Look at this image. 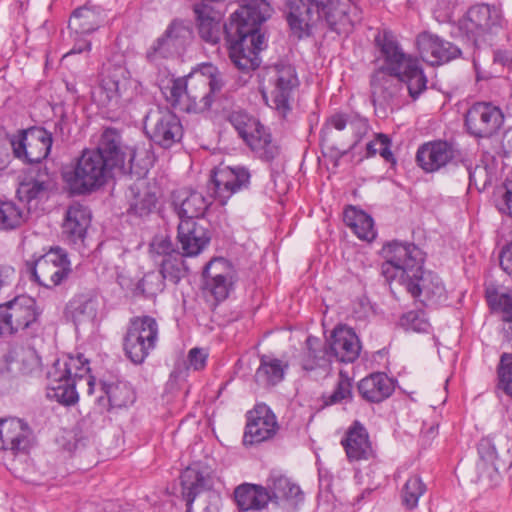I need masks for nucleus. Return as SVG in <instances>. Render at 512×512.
Segmentation results:
<instances>
[{
	"label": "nucleus",
	"mask_w": 512,
	"mask_h": 512,
	"mask_svg": "<svg viewBox=\"0 0 512 512\" xmlns=\"http://www.w3.org/2000/svg\"><path fill=\"white\" fill-rule=\"evenodd\" d=\"M384 64L371 78V94L374 104H390L403 86L414 100L427 89V77L419 60L403 51L396 36L384 29L375 37Z\"/></svg>",
	"instance_id": "nucleus-1"
},
{
	"label": "nucleus",
	"mask_w": 512,
	"mask_h": 512,
	"mask_svg": "<svg viewBox=\"0 0 512 512\" xmlns=\"http://www.w3.org/2000/svg\"><path fill=\"white\" fill-rule=\"evenodd\" d=\"M381 253L385 260L381 274L386 281H398L413 298L425 305L439 304L446 299L440 277L423 269L425 254L418 246L394 240L386 243Z\"/></svg>",
	"instance_id": "nucleus-2"
},
{
	"label": "nucleus",
	"mask_w": 512,
	"mask_h": 512,
	"mask_svg": "<svg viewBox=\"0 0 512 512\" xmlns=\"http://www.w3.org/2000/svg\"><path fill=\"white\" fill-rule=\"evenodd\" d=\"M272 8L266 0H243L225 24V39L232 63L242 71L259 67V52L263 49L264 35L260 25L270 18Z\"/></svg>",
	"instance_id": "nucleus-3"
},
{
	"label": "nucleus",
	"mask_w": 512,
	"mask_h": 512,
	"mask_svg": "<svg viewBox=\"0 0 512 512\" xmlns=\"http://www.w3.org/2000/svg\"><path fill=\"white\" fill-rule=\"evenodd\" d=\"M285 6L290 30L299 39L310 36L320 21L335 31L351 22L350 0H287Z\"/></svg>",
	"instance_id": "nucleus-4"
},
{
	"label": "nucleus",
	"mask_w": 512,
	"mask_h": 512,
	"mask_svg": "<svg viewBox=\"0 0 512 512\" xmlns=\"http://www.w3.org/2000/svg\"><path fill=\"white\" fill-rule=\"evenodd\" d=\"M89 373V361L82 354L57 359L47 373L48 398L66 406L77 403L79 396L76 385L83 379L86 380L88 393L92 394L95 378Z\"/></svg>",
	"instance_id": "nucleus-5"
},
{
	"label": "nucleus",
	"mask_w": 512,
	"mask_h": 512,
	"mask_svg": "<svg viewBox=\"0 0 512 512\" xmlns=\"http://www.w3.org/2000/svg\"><path fill=\"white\" fill-rule=\"evenodd\" d=\"M103 157L99 151L84 149L73 164L63 168L62 179L72 194L94 192L114 176Z\"/></svg>",
	"instance_id": "nucleus-6"
},
{
	"label": "nucleus",
	"mask_w": 512,
	"mask_h": 512,
	"mask_svg": "<svg viewBox=\"0 0 512 512\" xmlns=\"http://www.w3.org/2000/svg\"><path fill=\"white\" fill-rule=\"evenodd\" d=\"M41 310L32 297L20 295L0 304V337L19 332L36 337L41 330Z\"/></svg>",
	"instance_id": "nucleus-7"
},
{
	"label": "nucleus",
	"mask_w": 512,
	"mask_h": 512,
	"mask_svg": "<svg viewBox=\"0 0 512 512\" xmlns=\"http://www.w3.org/2000/svg\"><path fill=\"white\" fill-rule=\"evenodd\" d=\"M181 494L187 512H219L220 495L211 490V480L198 463L187 467L180 475Z\"/></svg>",
	"instance_id": "nucleus-8"
},
{
	"label": "nucleus",
	"mask_w": 512,
	"mask_h": 512,
	"mask_svg": "<svg viewBox=\"0 0 512 512\" xmlns=\"http://www.w3.org/2000/svg\"><path fill=\"white\" fill-rule=\"evenodd\" d=\"M166 98L172 107L188 113L207 111L213 103L205 73L190 74L173 80Z\"/></svg>",
	"instance_id": "nucleus-9"
},
{
	"label": "nucleus",
	"mask_w": 512,
	"mask_h": 512,
	"mask_svg": "<svg viewBox=\"0 0 512 512\" xmlns=\"http://www.w3.org/2000/svg\"><path fill=\"white\" fill-rule=\"evenodd\" d=\"M477 451L476 471L481 481L495 483L500 473L512 466V453L507 437L482 438L477 445Z\"/></svg>",
	"instance_id": "nucleus-10"
},
{
	"label": "nucleus",
	"mask_w": 512,
	"mask_h": 512,
	"mask_svg": "<svg viewBox=\"0 0 512 512\" xmlns=\"http://www.w3.org/2000/svg\"><path fill=\"white\" fill-rule=\"evenodd\" d=\"M93 96L102 106L124 108L137 96V84L121 66L108 68Z\"/></svg>",
	"instance_id": "nucleus-11"
},
{
	"label": "nucleus",
	"mask_w": 512,
	"mask_h": 512,
	"mask_svg": "<svg viewBox=\"0 0 512 512\" xmlns=\"http://www.w3.org/2000/svg\"><path fill=\"white\" fill-rule=\"evenodd\" d=\"M159 338V325L155 318L143 315L130 319L124 337L125 355L134 364H141L156 348Z\"/></svg>",
	"instance_id": "nucleus-12"
},
{
	"label": "nucleus",
	"mask_w": 512,
	"mask_h": 512,
	"mask_svg": "<svg viewBox=\"0 0 512 512\" xmlns=\"http://www.w3.org/2000/svg\"><path fill=\"white\" fill-rule=\"evenodd\" d=\"M502 15L494 6L486 3L472 5L459 20V30L473 45L479 46L502 28Z\"/></svg>",
	"instance_id": "nucleus-13"
},
{
	"label": "nucleus",
	"mask_w": 512,
	"mask_h": 512,
	"mask_svg": "<svg viewBox=\"0 0 512 512\" xmlns=\"http://www.w3.org/2000/svg\"><path fill=\"white\" fill-rule=\"evenodd\" d=\"M238 135L261 159L272 161L279 154L268 130L254 117L244 111H233L228 118Z\"/></svg>",
	"instance_id": "nucleus-14"
},
{
	"label": "nucleus",
	"mask_w": 512,
	"mask_h": 512,
	"mask_svg": "<svg viewBox=\"0 0 512 512\" xmlns=\"http://www.w3.org/2000/svg\"><path fill=\"white\" fill-rule=\"evenodd\" d=\"M30 271L33 279L39 285L52 289L62 284L72 269L67 252L60 247H52L34 260Z\"/></svg>",
	"instance_id": "nucleus-15"
},
{
	"label": "nucleus",
	"mask_w": 512,
	"mask_h": 512,
	"mask_svg": "<svg viewBox=\"0 0 512 512\" xmlns=\"http://www.w3.org/2000/svg\"><path fill=\"white\" fill-rule=\"evenodd\" d=\"M269 75V82L273 88L267 102L279 116L286 118L292 109L294 93L300 84L296 69L290 64H277L270 69Z\"/></svg>",
	"instance_id": "nucleus-16"
},
{
	"label": "nucleus",
	"mask_w": 512,
	"mask_h": 512,
	"mask_svg": "<svg viewBox=\"0 0 512 512\" xmlns=\"http://www.w3.org/2000/svg\"><path fill=\"white\" fill-rule=\"evenodd\" d=\"M95 151H99L107 161L108 167L115 174H129L133 170L136 151L134 147L125 144L120 132L115 128H107L101 134Z\"/></svg>",
	"instance_id": "nucleus-17"
},
{
	"label": "nucleus",
	"mask_w": 512,
	"mask_h": 512,
	"mask_svg": "<svg viewBox=\"0 0 512 512\" xmlns=\"http://www.w3.org/2000/svg\"><path fill=\"white\" fill-rule=\"evenodd\" d=\"M144 128L148 137L158 146L168 149L181 141L183 127L176 114L157 108L147 113Z\"/></svg>",
	"instance_id": "nucleus-18"
},
{
	"label": "nucleus",
	"mask_w": 512,
	"mask_h": 512,
	"mask_svg": "<svg viewBox=\"0 0 512 512\" xmlns=\"http://www.w3.org/2000/svg\"><path fill=\"white\" fill-rule=\"evenodd\" d=\"M52 144V132L39 126L20 131L9 143L15 157L30 163H39L47 158Z\"/></svg>",
	"instance_id": "nucleus-19"
},
{
	"label": "nucleus",
	"mask_w": 512,
	"mask_h": 512,
	"mask_svg": "<svg viewBox=\"0 0 512 512\" xmlns=\"http://www.w3.org/2000/svg\"><path fill=\"white\" fill-rule=\"evenodd\" d=\"M251 173L245 166H219L211 172L207 188L221 205L236 192L248 188Z\"/></svg>",
	"instance_id": "nucleus-20"
},
{
	"label": "nucleus",
	"mask_w": 512,
	"mask_h": 512,
	"mask_svg": "<svg viewBox=\"0 0 512 512\" xmlns=\"http://www.w3.org/2000/svg\"><path fill=\"white\" fill-rule=\"evenodd\" d=\"M461 159L460 150L453 142L436 140L422 144L416 153L417 164L428 173L437 172Z\"/></svg>",
	"instance_id": "nucleus-21"
},
{
	"label": "nucleus",
	"mask_w": 512,
	"mask_h": 512,
	"mask_svg": "<svg viewBox=\"0 0 512 512\" xmlns=\"http://www.w3.org/2000/svg\"><path fill=\"white\" fill-rule=\"evenodd\" d=\"M33 441V431L24 420L14 417L0 420V450L12 456L26 455Z\"/></svg>",
	"instance_id": "nucleus-22"
},
{
	"label": "nucleus",
	"mask_w": 512,
	"mask_h": 512,
	"mask_svg": "<svg viewBox=\"0 0 512 512\" xmlns=\"http://www.w3.org/2000/svg\"><path fill=\"white\" fill-rule=\"evenodd\" d=\"M203 278L205 289L213 295L216 301H223L232 290L237 273L228 260L214 258L206 264Z\"/></svg>",
	"instance_id": "nucleus-23"
},
{
	"label": "nucleus",
	"mask_w": 512,
	"mask_h": 512,
	"mask_svg": "<svg viewBox=\"0 0 512 512\" xmlns=\"http://www.w3.org/2000/svg\"><path fill=\"white\" fill-rule=\"evenodd\" d=\"M330 352L326 341L310 335L299 355V365L315 379L326 378L332 370L333 359Z\"/></svg>",
	"instance_id": "nucleus-24"
},
{
	"label": "nucleus",
	"mask_w": 512,
	"mask_h": 512,
	"mask_svg": "<svg viewBox=\"0 0 512 512\" xmlns=\"http://www.w3.org/2000/svg\"><path fill=\"white\" fill-rule=\"evenodd\" d=\"M216 200L212 190L206 194L192 188H181L172 193V205L180 220L201 218Z\"/></svg>",
	"instance_id": "nucleus-25"
},
{
	"label": "nucleus",
	"mask_w": 512,
	"mask_h": 512,
	"mask_svg": "<svg viewBox=\"0 0 512 512\" xmlns=\"http://www.w3.org/2000/svg\"><path fill=\"white\" fill-rule=\"evenodd\" d=\"M502 111L489 103H476L466 113L465 125L470 134L489 137L496 133L503 123Z\"/></svg>",
	"instance_id": "nucleus-26"
},
{
	"label": "nucleus",
	"mask_w": 512,
	"mask_h": 512,
	"mask_svg": "<svg viewBox=\"0 0 512 512\" xmlns=\"http://www.w3.org/2000/svg\"><path fill=\"white\" fill-rule=\"evenodd\" d=\"M278 425L271 409L264 403L257 404L247 413L243 442L246 445L261 443L276 434Z\"/></svg>",
	"instance_id": "nucleus-27"
},
{
	"label": "nucleus",
	"mask_w": 512,
	"mask_h": 512,
	"mask_svg": "<svg viewBox=\"0 0 512 512\" xmlns=\"http://www.w3.org/2000/svg\"><path fill=\"white\" fill-rule=\"evenodd\" d=\"M211 240L207 227L192 219L180 220L177 227V241L181 254L185 257H195L203 252Z\"/></svg>",
	"instance_id": "nucleus-28"
},
{
	"label": "nucleus",
	"mask_w": 512,
	"mask_h": 512,
	"mask_svg": "<svg viewBox=\"0 0 512 512\" xmlns=\"http://www.w3.org/2000/svg\"><path fill=\"white\" fill-rule=\"evenodd\" d=\"M193 13L199 37L208 44H218L222 34L225 35L221 13L204 1L193 4Z\"/></svg>",
	"instance_id": "nucleus-29"
},
{
	"label": "nucleus",
	"mask_w": 512,
	"mask_h": 512,
	"mask_svg": "<svg viewBox=\"0 0 512 512\" xmlns=\"http://www.w3.org/2000/svg\"><path fill=\"white\" fill-rule=\"evenodd\" d=\"M337 131H343L348 128L352 133V138L348 143V147L342 151H339V157L346 155L350 150L354 149L355 146L360 142L364 135L369 130L368 121L354 113H335L331 115L322 130L323 136L322 141L326 142L331 129Z\"/></svg>",
	"instance_id": "nucleus-30"
},
{
	"label": "nucleus",
	"mask_w": 512,
	"mask_h": 512,
	"mask_svg": "<svg viewBox=\"0 0 512 512\" xmlns=\"http://www.w3.org/2000/svg\"><path fill=\"white\" fill-rule=\"evenodd\" d=\"M53 188V179L45 167L31 168L20 182L17 196L21 202L32 205L46 199Z\"/></svg>",
	"instance_id": "nucleus-31"
},
{
	"label": "nucleus",
	"mask_w": 512,
	"mask_h": 512,
	"mask_svg": "<svg viewBox=\"0 0 512 512\" xmlns=\"http://www.w3.org/2000/svg\"><path fill=\"white\" fill-rule=\"evenodd\" d=\"M416 43L421 57L432 65L448 62L461 53L456 45L429 32L420 33Z\"/></svg>",
	"instance_id": "nucleus-32"
},
{
	"label": "nucleus",
	"mask_w": 512,
	"mask_h": 512,
	"mask_svg": "<svg viewBox=\"0 0 512 512\" xmlns=\"http://www.w3.org/2000/svg\"><path fill=\"white\" fill-rule=\"evenodd\" d=\"M328 343L331 357L344 363H352L358 359L361 344L354 330L347 326L336 327Z\"/></svg>",
	"instance_id": "nucleus-33"
},
{
	"label": "nucleus",
	"mask_w": 512,
	"mask_h": 512,
	"mask_svg": "<svg viewBox=\"0 0 512 512\" xmlns=\"http://www.w3.org/2000/svg\"><path fill=\"white\" fill-rule=\"evenodd\" d=\"M91 222L90 211L80 203L71 204L65 213L62 235L69 244L81 245Z\"/></svg>",
	"instance_id": "nucleus-34"
},
{
	"label": "nucleus",
	"mask_w": 512,
	"mask_h": 512,
	"mask_svg": "<svg viewBox=\"0 0 512 512\" xmlns=\"http://www.w3.org/2000/svg\"><path fill=\"white\" fill-rule=\"evenodd\" d=\"M341 444L350 462L368 460L373 456L369 434L359 421H354L348 428Z\"/></svg>",
	"instance_id": "nucleus-35"
},
{
	"label": "nucleus",
	"mask_w": 512,
	"mask_h": 512,
	"mask_svg": "<svg viewBox=\"0 0 512 512\" xmlns=\"http://www.w3.org/2000/svg\"><path fill=\"white\" fill-rule=\"evenodd\" d=\"M100 389L102 394L96 398V401L103 408H122L135 401L134 390L128 382H103Z\"/></svg>",
	"instance_id": "nucleus-36"
},
{
	"label": "nucleus",
	"mask_w": 512,
	"mask_h": 512,
	"mask_svg": "<svg viewBox=\"0 0 512 512\" xmlns=\"http://www.w3.org/2000/svg\"><path fill=\"white\" fill-rule=\"evenodd\" d=\"M394 383L385 373H373L358 383V392L368 402L380 403L390 397Z\"/></svg>",
	"instance_id": "nucleus-37"
},
{
	"label": "nucleus",
	"mask_w": 512,
	"mask_h": 512,
	"mask_svg": "<svg viewBox=\"0 0 512 512\" xmlns=\"http://www.w3.org/2000/svg\"><path fill=\"white\" fill-rule=\"evenodd\" d=\"M98 299L92 294L74 296L66 307V314L75 325L93 322L98 312Z\"/></svg>",
	"instance_id": "nucleus-38"
},
{
	"label": "nucleus",
	"mask_w": 512,
	"mask_h": 512,
	"mask_svg": "<svg viewBox=\"0 0 512 512\" xmlns=\"http://www.w3.org/2000/svg\"><path fill=\"white\" fill-rule=\"evenodd\" d=\"M235 501L240 511L260 510L271 500L269 493L261 486L242 484L235 489Z\"/></svg>",
	"instance_id": "nucleus-39"
},
{
	"label": "nucleus",
	"mask_w": 512,
	"mask_h": 512,
	"mask_svg": "<svg viewBox=\"0 0 512 512\" xmlns=\"http://www.w3.org/2000/svg\"><path fill=\"white\" fill-rule=\"evenodd\" d=\"M343 221L361 240L372 241L376 237L373 218L355 206L345 208Z\"/></svg>",
	"instance_id": "nucleus-40"
},
{
	"label": "nucleus",
	"mask_w": 512,
	"mask_h": 512,
	"mask_svg": "<svg viewBox=\"0 0 512 512\" xmlns=\"http://www.w3.org/2000/svg\"><path fill=\"white\" fill-rule=\"evenodd\" d=\"M104 20L100 8L84 6L72 13L68 27L77 34H89L97 30Z\"/></svg>",
	"instance_id": "nucleus-41"
},
{
	"label": "nucleus",
	"mask_w": 512,
	"mask_h": 512,
	"mask_svg": "<svg viewBox=\"0 0 512 512\" xmlns=\"http://www.w3.org/2000/svg\"><path fill=\"white\" fill-rule=\"evenodd\" d=\"M287 369L288 363L269 355H261L255 381L265 387L275 386L283 381Z\"/></svg>",
	"instance_id": "nucleus-42"
},
{
	"label": "nucleus",
	"mask_w": 512,
	"mask_h": 512,
	"mask_svg": "<svg viewBox=\"0 0 512 512\" xmlns=\"http://www.w3.org/2000/svg\"><path fill=\"white\" fill-rule=\"evenodd\" d=\"M7 362L23 375H32L41 370V358L30 346L13 347L7 355Z\"/></svg>",
	"instance_id": "nucleus-43"
},
{
	"label": "nucleus",
	"mask_w": 512,
	"mask_h": 512,
	"mask_svg": "<svg viewBox=\"0 0 512 512\" xmlns=\"http://www.w3.org/2000/svg\"><path fill=\"white\" fill-rule=\"evenodd\" d=\"M272 493L274 498L283 502L286 509L292 512L296 511L304 500V494L300 487L286 477L274 480Z\"/></svg>",
	"instance_id": "nucleus-44"
},
{
	"label": "nucleus",
	"mask_w": 512,
	"mask_h": 512,
	"mask_svg": "<svg viewBox=\"0 0 512 512\" xmlns=\"http://www.w3.org/2000/svg\"><path fill=\"white\" fill-rule=\"evenodd\" d=\"M28 219V212L13 200L0 198V231L20 228Z\"/></svg>",
	"instance_id": "nucleus-45"
},
{
	"label": "nucleus",
	"mask_w": 512,
	"mask_h": 512,
	"mask_svg": "<svg viewBox=\"0 0 512 512\" xmlns=\"http://www.w3.org/2000/svg\"><path fill=\"white\" fill-rule=\"evenodd\" d=\"M128 197L130 198L128 212L140 217L150 214L157 203L155 193L147 188L141 191L136 185L129 188Z\"/></svg>",
	"instance_id": "nucleus-46"
},
{
	"label": "nucleus",
	"mask_w": 512,
	"mask_h": 512,
	"mask_svg": "<svg viewBox=\"0 0 512 512\" xmlns=\"http://www.w3.org/2000/svg\"><path fill=\"white\" fill-rule=\"evenodd\" d=\"M322 400L324 406L346 403L352 400V382L346 373L340 371L333 391L323 394Z\"/></svg>",
	"instance_id": "nucleus-47"
},
{
	"label": "nucleus",
	"mask_w": 512,
	"mask_h": 512,
	"mask_svg": "<svg viewBox=\"0 0 512 512\" xmlns=\"http://www.w3.org/2000/svg\"><path fill=\"white\" fill-rule=\"evenodd\" d=\"M208 353L201 348L195 347L188 352L187 361L178 362L175 369L171 372V377L181 378L186 375L187 370L191 367L195 371L204 369L206 366Z\"/></svg>",
	"instance_id": "nucleus-48"
},
{
	"label": "nucleus",
	"mask_w": 512,
	"mask_h": 512,
	"mask_svg": "<svg viewBox=\"0 0 512 512\" xmlns=\"http://www.w3.org/2000/svg\"><path fill=\"white\" fill-rule=\"evenodd\" d=\"M426 485L417 476H411L402 489V503L407 509H414L418 505L419 498L425 493Z\"/></svg>",
	"instance_id": "nucleus-49"
},
{
	"label": "nucleus",
	"mask_w": 512,
	"mask_h": 512,
	"mask_svg": "<svg viewBox=\"0 0 512 512\" xmlns=\"http://www.w3.org/2000/svg\"><path fill=\"white\" fill-rule=\"evenodd\" d=\"M498 388L512 397V353L504 352L497 366Z\"/></svg>",
	"instance_id": "nucleus-50"
},
{
	"label": "nucleus",
	"mask_w": 512,
	"mask_h": 512,
	"mask_svg": "<svg viewBox=\"0 0 512 512\" xmlns=\"http://www.w3.org/2000/svg\"><path fill=\"white\" fill-rule=\"evenodd\" d=\"M400 326L406 331L428 332L430 324L422 310H411L404 313L399 320Z\"/></svg>",
	"instance_id": "nucleus-51"
},
{
	"label": "nucleus",
	"mask_w": 512,
	"mask_h": 512,
	"mask_svg": "<svg viewBox=\"0 0 512 512\" xmlns=\"http://www.w3.org/2000/svg\"><path fill=\"white\" fill-rule=\"evenodd\" d=\"M391 141L385 134L379 133L373 141H370L366 145V157H373L376 154L390 163H395L394 155L390 149Z\"/></svg>",
	"instance_id": "nucleus-52"
},
{
	"label": "nucleus",
	"mask_w": 512,
	"mask_h": 512,
	"mask_svg": "<svg viewBox=\"0 0 512 512\" xmlns=\"http://www.w3.org/2000/svg\"><path fill=\"white\" fill-rule=\"evenodd\" d=\"M181 48L179 45H176L175 42L170 37H167V32L159 37L151 47L148 56L151 59L160 58H170L180 53Z\"/></svg>",
	"instance_id": "nucleus-53"
},
{
	"label": "nucleus",
	"mask_w": 512,
	"mask_h": 512,
	"mask_svg": "<svg viewBox=\"0 0 512 512\" xmlns=\"http://www.w3.org/2000/svg\"><path fill=\"white\" fill-rule=\"evenodd\" d=\"M181 252L163 258L160 263V273L164 279L177 283L181 278V266L183 264Z\"/></svg>",
	"instance_id": "nucleus-54"
},
{
	"label": "nucleus",
	"mask_w": 512,
	"mask_h": 512,
	"mask_svg": "<svg viewBox=\"0 0 512 512\" xmlns=\"http://www.w3.org/2000/svg\"><path fill=\"white\" fill-rule=\"evenodd\" d=\"M487 299L492 309L502 313V320L506 324L512 321V293L489 294Z\"/></svg>",
	"instance_id": "nucleus-55"
},
{
	"label": "nucleus",
	"mask_w": 512,
	"mask_h": 512,
	"mask_svg": "<svg viewBox=\"0 0 512 512\" xmlns=\"http://www.w3.org/2000/svg\"><path fill=\"white\" fill-rule=\"evenodd\" d=\"M165 31L167 32V37H170L181 48H184L192 34L190 28L180 20L172 21Z\"/></svg>",
	"instance_id": "nucleus-56"
},
{
	"label": "nucleus",
	"mask_w": 512,
	"mask_h": 512,
	"mask_svg": "<svg viewBox=\"0 0 512 512\" xmlns=\"http://www.w3.org/2000/svg\"><path fill=\"white\" fill-rule=\"evenodd\" d=\"M150 252L153 258L156 260V256H162L166 258L173 255L177 251L170 238L168 237H156L150 244Z\"/></svg>",
	"instance_id": "nucleus-57"
},
{
	"label": "nucleus",
	"mask_w": 512,
	"mask_h": 512,
	"mask_svg": "<svg viewBox=\"0 0 512 512\" xmlns=\"http://www.w3.org/2000/svg\"><path fill=\"white\" fill-rule=\"evenodd\" d=\"M204 69L208 74V76H206L208 83V91L210 93V96L212 97L215 93L221 91L224 85L223 77L221 73L217 70V68L212 65H207L204 67Z\"/></svg>",
	"instance_id": "nucleus-58"
},
{
	"label": "nucleus",
	"mask_w": 512,
	"mask_h": 512,
	"mask_svg": "<svg viewBox=\"0 0 512 512\" xmlns=\"http://www.w3.org/2000/svg\"><path fill=\"white\" fill-rule=\"evenodd\" d=\"M52 132V143L53 142H64L69 138L70 125L65 114H62L60 118L54 123Z\"/></svg>",
	"instance_id": "nucleus-59"
},
{
	"label": "nucleus",
	"mask_w": 512,
	"mask_h": 512,
	"mask_svg": "<svg viewBox=\"0 0 512 512\" xmlns=\"http://www.w3.org/2000/svg\"><path fill=\"white\" fill-rule=\"evenodd\" d=\"M468 176H469V185L474 186L479 189V181L482 180V185L485 187L487 182V169L484 166L476 165L475 167H471L470 165L464 163Z\"/></svg>",
	"instance_id": "nucleus-60"
},
{
	"label": "nucleus",
	"mask_w": 512,
	"mask_h": 512,
	"mask_svg": "<svg viewBox=\"0 0 512 512\" xmlns=\"http://www.w3.org/2000/svg\"><path fill=\"white\" fill-rule=\"evenodd\" d=\"M493 62L502 66L512 65V52L506 50H495L493 53Z\"/></svg>",
	"instance_id": "nucleus-61"
},
{
	"label": "nucleus",
	"mask_w": 512,
	"mask_h": 512,
	"mask_svg": "<svg viewBox=\"0 0 512 512\" xmlns=\"http://www.w3.org/2000/svg\"><path fill=\"white\" fill-rule=\"evenodd\" d=\"M9 159L10 154L8 143L0 139V171L6 168L9 163Z\"/></svg>",
	"instance_id": "nucleus-62"
},
{
	"label": "nucleus",
	"mask_w": 512,
	"mask_h": 512,
	"mask_svg": "<svg viewBox=\"0 0 512 512\" xmlns=\"http://www.w3.org/2000/svg\"><path fill=\"white\" fill-rule=\"evenodd\" d=\"M503 198H504V202H505V206H506L508 215L510 217H512V182L506 186V192H505Z\"/></svg>",
	"instance_id": "nucleus-63"
},
{
	"label": "nucleus",
	"mask_w": 512,
	"mask_h": 512,
	"mask_svg": "<svg viewBox=\"0 0 512 512\" xmlns=\"http://www.w3.org/2000/svg\"><path fill=\"white\" fill-rule=\"evenodd\" d=\"M502 146L505 153L512 156V129L508 130L503 137Z\"/></svg>",
	"instance_id": "nucleus-64"
}]
</instances>
